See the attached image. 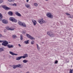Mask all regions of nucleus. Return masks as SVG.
<instances>
[{
	"instance_id": "obj_1",
	"label": "nucleus",
	"mask_w": 73,
	"mask_h": 73,
	"mask_svg": "<svg viewBox=\"0 0 73 73\" xmlns=\"http://www.w3.org/2000/svg\"><path fill=\"white\" fill-rule=\"evenodd\" d=\"M46 15L47 17L49 18H50V19H53V16L50 13H47Z\"/></svg>"
},
{
	"instance_id": "obj_2",
	"label": "nucleus",
	"mask_w": 73,
	"mask_h": 73,
	"mask_svg": "<svg viewBox=\"0 0 73 73\" xmlns=\"http://www.w3.org/2000/svg\"><path fill=\"white\" fill-rule=\"evenodd\" d=\"M9 20L10 21H11L12 22H13L14 23H17V19H15V18L13 17H10L9 18Z\"/></svg>"
},
{
	"instance_id": "obj_3",
	"label": "nucleus",
	"mask_w": 73,
	"mask_h": 73,
	"mask_svg": "<svg viewBox=\"0 0 73 73\" xmlns=\"http://www.w3.org/2000/svg\"><path fill=\"white\" fill-rule=\"evenodd\" d=\"M47 34L49 36L51 37H53V36H54V35L53 34V33L50 31L47 32Z\"/></svg>"
},
{
	"instance_id": "obj_4",
	"label": "nucleus",
	"mask_w": 73,
	"mask_h": 73,
	"mask_svg": "<svg viewBox=\"0 0 73 73\" xmlns=\"http://www.w3.org/2000/svg\"><path fill=\"white\" fill-rule=\"evenodd\" d=\"M38 21L41 24H42V23H46V21H44L42 19H39Z\"/></svg>"
},
{
	"instance_id": "obj_5",
	"label": "nucleus",
	"mask_w": 73,
	"mask_h": 73,
	"mask_svg": "<svg viewBox=\"0 0 73 73\" xmlns=\"http://www.w3.org/2000/svg\"><path fill=\"white\" fill-rule=\"evenodd\" d=\"M26 36L27 37H28V38H29L31 40H35V38L31 36V35L28 34H26Z\"/></svg>"
},
{
	"instance_id": "obj_6",
	"label": "nucleus",
	"mask_w": 73,
	"mask_h": 73,
	"mask_svg": "<svg viewBox=\"0 0 73 73\" xmlns=\"http://www.w3.org/2000/svg\"><path fill=\"white\" fill-rule=\"evenodd\" d=\"M8 44V42L6 40L4 41L3 43L2 44L3 45L5 46H6Z\"/></svg>"
},
{
	"instance_id": "obj_7",
	"label": "nucleus",
	"mask_w": 73,
	"mask_h": 73,
	"mask_svg": "<svg viewBox=\"0 0 73 73\" xmlns=\"http://www.w3.org/2000/svg\"><path fill=\"white\" fill-rule=\"evenodd\" d=\"M2 21L3 23L4 24H7L8 23V21L5 19H3Z\"/></svg>"
},
{
	"instance_id": "obj_8",
	"label": "nucleus",
	"mask_w": 73,
	"mask_h": 73,
	"mask_svg": "<svg viewBox=\"0 0 73 73\" xmlns=\"http://www.w3.org/2000/svg\"><path fill=\"white\" fill-rule=\"evenodd\" d=\"M22 58H25L26 57H28V55L27 54H24L23 56H22Z\"/></svg>"
},
{
	"instance_id": "obj_9",
	"label": "nucleus",
	"mask_w": 73,
	"mask_h": 73,
	"mask_svg": "<svg viewBox=\"0 0 73 73\" xmlns=\"http://www.w3.org/2000/svg\"><path fill=\"white\" fill-rule=\"evenodd\" d=\"M6 28L7 30H9V31H13V30H14V29H11L9 27H6Z\"/></svg>"
},
{
	"instance_id": "obj_10",
	"label": "nucleus",
	"mask_w": 73,
	"mask_h": 73,
	"mask_svg": "<svg viewBox=\"0 0 73 73\" xmlns=\"http://www.w3.org/2000/svg\"><path fill=\"white\" fill-rule=\"evenodd\" d=\"M32 22L33 23L34 25H36L37 24V22L35 20H32Z\"/></svg>"
},
{
	"instance_id": "obj_11",
	"label": "nucleus",
	"mask_w": 73,
	"mask_h": 73,
	"mask_svg": "<svg viewBox=\"0 0 73 73\" xmlns=\"http://www.w3.org/2000/svg\"><path fill=\"white\" fill-rule=\"evenodd\" d=\"M22 58H23V57L22 56H19L18 57H17L16 58V60H20Z\"/></svg>"
},
{
	"instance_id": "obj_12",
	"label": "nucleus",
	"mask_w": 73,
	"mask_h": 73,
	"mask_svg": "<svg viewBox=\"0 0 73 73\" xmlns=\"http://www.w3.org/2000/svg\"><path fill=\"white\" fill-rule=\"evenodd\" d=\"M10 54L11 55H15V56H17V54H16L14 53L13 52H12L10 51L9 52Z\"/></svg>"
},
{
	"instance_id": "obj_13",
	"label": "nucleus",
	"mask_w": 73,
	"mask_h": 73,
	"mask_svg": "<svg viewBox=\"0 0 73 73\" xmlns=\"http://www.w3.org/2000/svg\"><path fill=\"white\" fill-rule=\"evenodd\" d=\"M7 46L8 48H13V45H11L10 46V44H8L7 45Z\"/></svg>"
},
{
	"instance_id": "obj_14",
	"label": "nucleus",
	"mask_w": 73,
	"mask_h": 73,
	"mask_svg": "<svg viewBox=\"0 0 73 73\" xmlns=\"http://www.w3.org/2000/svg\"><path fill=\"white\" fill-rule=\"evenodd\" d=\"M15 14H16V15H17L18 16H19V17L21 16V14H20V13L17 12H16L15 13Z\"/></svg>"
},
{
	"instance_id": "obj_15",
	"label": "nucleus",
	"mask_w": 73,
	"mask_h": 73,
	"mask_svg": "<svg viewBox=\"0 0 73 73\" xmlns=\"http://www.w3.org/2000/svg\"><path fill=\"white\" fill-rule=\"evenodd\" d=\"M8 13L10 16H12L13 15V13L11 11H9Z\"/></svg>"
},
{
	"instance_id": "obj_16",
	"label": "nucleus",
	"mask_w": 73,
	"mask_h": 73,
	"mask_svg": "<svg viewBox=\"0 0 73 73\" xmlns=\"http://www.w3.org/2000/svg\"><path fill=\"white\" fill-rule=\"evenodd\" d=\"M36 45L37 48L38 50V51H40V47H39V46H38V44H36Z\"/></svg>"
},
{
	"instance_id": "obj_17",
	"label": "nucleus",
	"mask_w": 73,
	"mask_h": 73,
	"mask_svg": "<svg viewBox=\"0 0 73 73\" xmlns=\"http://www.w3.org/2000/svg\"><path fill=\"white\" fill-rule=\"evenodd\" d=\"M23 63H27V62H28V60L25 59L23 60Z\"/></svg>"
},
{
	"instance_id": "obj_18",
	"label": "nucleus",
	"mask_w": 73,
	"mask_h": 73,
	"mask_svg": "<svg viewBox=\"0 0 73 73\" xmlns=\"http://www.w3.org/2000/svg\"><path fill=\"white\" fill-rule=\"evenodd\" d=\"M25 5L26 7L27 8H28L29 7H30V5L29 4H25Z\"/></svg>"
},
{
	"instance_id": "obj_19",
	"label": "nucleus",
	"mask_w": 73,
	"mask_h": 73,
	"mask_svg": "<svg viewBox=\"0 0 73 73\" xmlns=\"http://www.w3.org/2000/svg\"><path fill=\"white\" fill-rule=\"evenodd\" d=\"M3 8H5V9H7V10H8V9H11V8H10L8 7H5V6H3Z\"/></svg>"
},
{
	"instance_id": "obj_20",
	"label": "nucleus",
	"mask_w": 73,
	"mask_h": 73,
	"mask_svg": "<svg viewBox=\"0 0 73 73\" xmlns=\"http://www.w3.org/2000/svg\"><path fill=\"white\" fill-rule=\"evenodd\" d=\"M22 27H25V28H26L27 27L25 23H23L22 25Z\"/></svg>"
},
{
	"instance_id": "obj_21",
	"label": "nucleus",
	"mask_w": 73,
	"mask_h": 73,
	"mask_svg": "<svg viewBox=\"0 0 73 73\" xmlns=\"http://www.w3.org/2000/svg\"><path fill=\"white\" fill-rule=\"evenodd\" d=\"M29 40H27V41H25V43L26 44H28L29 43Z\"/></svg>"
},
{
	"instance_id": "obj_22",
	"label": "nucleus",
	"mask_w": 73,
	"mask_h": 73,
	"mask_svg": "<svg viewBox=\"0 0 73 73\" xmlns=\"http://www.w3.org/2000/svg\"><path fill=\"white\" fill-rule=\"evenodd\" d=\"M13 69H16V68H17V66L16 65H13Z\"/></svg>"
},
{
	"instance_id": "obj_23",
	"label": "nucleus",
	"mask_w": 73,
	"mask_h": 73,
	"mask_svg": "<svg viewBox=\"0 0 73 73\" xmlns=\"http://www.w3.org/2000/svg\"><path fill=\"white\" fill-rule=\"evenodd\" d=\"M20 39L21 40H23V35H20Z\"/></svg>"
},
{
	"instance_id": "obj_24",
	"label": "nucleus",
	"mask_w": 73,
	"mask_h": 73,
	"mask_svg": "<svg viewBox=\"0 0 73 73\" xmlns=\"http://www.w3.org/2000/svg\"><path fill=\"white\" fill-rule=\"evenodd\" d=\"M23 23H22L21 22H18V24H19V25H21V26H22V25H23Z\"/></svg>"
},
{
	"instance_id": "obj_25",
	"label": "nucleus",
	"mask_w": 73,
	"mask_h": 73,
	"mask_svg": "<svg viewBox=\"0 0 73 73\" xmlns=\"http://www.w3.org/2000/svg\"><path fill=\"white\" fill-rule=\"evenodd\" d=\"M11 5H13V6H15V7H16V6H17V5L16 3H14V4H11Z\"/></svg>"
},
{
	"instance_id": "obj_26",
	"label": "nucleus",
	"mask_w": 73,
	"mask_h": 73,
	"mask_svg": "<svg viewBox=\"0 0 73 73\" xmlns=\"http://www.w3.org/2000/svg\"><path fill=\"white\" fill-rule=\"evenodd\" d=\"M2 51H4V49L2 48H0V52H1Z\"/></svg>"
},
{
	"instance_id": "obj_27",
	"label": "nucleus",
	"mask_w": 73,
	"mask_h": 73,
	"mask_svg": "<svg viewBox=\"0 0 73 73\" xmlns=\"http://www.w3.org/2000/svg\"><path fill=\"white\" fill-rule=\"evenodd\" d=\"M34 5L35 7H37V6H38V4L36 3H35L34 4Z\"/></svg>"
},
{
	"instance_id": "obj_28",
	"label": "nucleus",
	"mask_w": 73,
	"mask_h": 73,
	"mask_svg": "<svg viewBox=\"0 0 73 73\" xmlns=\"http://www.w3.org/2000/svg\"><path fill=\"white\" fill-rule=\"evenodd\" d=\"M16 66H17V68H19V67L21 66V65L19 64L17 65H16Z\"/></svg>"
},
{
	"instance_id": "obj_29",
	"label": "nucleus",
	"mask_w": 73,
	"mask_h": 73,
	"mask_svg": "<svg viewBox=\"0 0 73 73\" xmlns=\"http://www.w3.org/2000/svg\"><path fill=\"white\" fill-rule=\"evenodd\" d=\"M34 42H35V41H33L31 42V44H34Z\"/></svg>"
},
{
	"instance_id": "obj_30",
	"label": "nucleus",
	"mask_w": 73,
	"mask_h": 73,
	"mask_svg": "<svg viewBox=\"0 0 73 73\" xmlns=\"http://www.w3.org/2000/svg\"><path fill=\"white\" fill-rule=\"evenodd\" d=\"M12 37H13V38H15V37H16V35H13L12 36Z\"/></svg>"
},
{
	"instance_id": "obj_31",
	"label": "nucleus",
	"mask_w": 73,
	"mask_h": 73,
	"mask_svg": "<svg viewBox=\"0 0 73 73\" xmlns=\"http://www.w3.org/2000/svg\"><path fill=\"white\" fill-rule=\"evenodd\" d=\"M26 32V31H23L22 32V33L24 35H25V33Z\"/></svg>"
},
{
	"instance_id": "obj_32",
	"label": "nucleus",
	"mask_w": 73,
	"mask_h": 73,
	"mask_svg": "<svg viewBox=\"0 0 73 73\" xmlns=\"http://www.w3.org/2000/svg\"><path fill=\"white\" fill-rule=\"evenodd\" d=\"M70 72L69 73H72L73 72H72V69H70Z\"/></svg>"
},
{
	"instance_id": "obj_33",
	"label": "nucleus",
	"mask_w": 73,
	"mask_h": 73,
	"mask_svg": "<svg viewBox=\"0 0 73 73\" xmlns=\"http://www.w3.org/2000/svg\"><path fill=\"white\" fill-rule=\"evenodd\" d=\"M0 17L3 18V15L1 13H0Z\"/></svg>"
},
{
	"instance_id": "obj_34",
	"label": "nucleus",
	"mask_w": 73,
	"mask_h": 73,
	"mask_svg": "<svg viewBox=\"0 0 73 73\" xmlns=\"http://www.w3.org/2000/svg\"><path fill=\"white\" fill-rule=\"evenodd\" d=\"M58 63V60H56L55 62V64H57Z\"/></svg>"
},
{
	"instance_id": "obj_35",
	"label": "nucleus",
	"mask_w": 73,
	"mask_h": 73,
	"mask_svg": "<svg viewBox=\"0 0 73 73\" xmlns=\"http://www.w3.org/2000/svg\"><path fill=\"white\" fill-rule=\"evenodd\" d=\"M66 14L68 16H69V15H70V14H69V13H66Z\"/></svg>"
},
{
	"instance_id": "obj_36",
	"label": "nucleus",
	"mask_w": 73,
	"mask_h": 73,
	"mask_svg": "<svg viewBox=\"0 0 73 73\" xmlns=\"http://www.w3.org/2000/svg\"><path fill=\"white\" fill-rule=\"evenodd\" d=\"M2 3H3V0H0V4Z\"/></svg>"
},
{
	"instance_id": "obj_37",
	"label": "nucleus",
	"mask_w": 73,
	"mask_h": 73,
	"mask_svg": "<svg viewBox=\"0 0 73 73\" xmlns=\"http://www.w3.org/2000/svg\"><path fill=\"white\" fill-rule=\"evenodd\" d=\"M2 19L3 18L0 17V21H1V20H2Z\"/></svg>"
},
{
	"instance_id": "obj_38",
	"label": "nucleus",
	"mask_w": 73,
	"mask_h": 73,
	"mask_svg": "<svg viewBox=\"0 0 73 73\" xmlns=\"http://www.w3.org/2000/svg\"><path fill=\"white\" fill-rule=\"evenodd\" d=\"M4 42V41L3 40H0V42Z\"/></svg>"
},
{
	"instance_id": "obj_39",
	"label": "nucleus",
	"mask_w": 73,
	"mask_h": 73,
	"mask_svg": "<svg viewBox=\"0 0 73 73\" xmlns=\"http://www.w3.org/2000/svg\"><path fill=\"white\" fill-rule=\"evenodd\" d=\"M8 1H9V2H11L12 1V0H8Z\"/></svg>"
},
{
	"instance_id": "obj_40",
	"label": "nucleus",
	"mask_w": 73,
	"mask_h": 73,
	"mask_svg": "<svg viewBox=\"0 0 73 73\" xmlns=\"http://www.w3.org/2000/svg\"><path fill=\"white\" fill-rule=\"evenodd\" d=\"M18 45L20 47H21V45H20V44H19Z\"/></svg>"
},
{
	"instance_id": "obj_41",
	"label": "nucleus",
	"mask_w": 73,
	"mask_h": 73,
	"mask_svg": "<svg viewBox=\"0 0 73 73\" xmlns=\"http://www.w3.org/2000/svg\"><path fill=\"white\" fill-rule=\"evenodd\" d=\"M2 37V35L0 34V37Z\"/></svg>"
},
{
	"instance_id": "obj_42",
	"label": "nucleus",
	"mask_w": 73,
	"mask_h": 73,
	"mask_svg": "<svg viewBox=\"0 0 73 73\" xmlns=\"http://www.w3.org/2000/svg\"><path fill=\"white\" fill-rule=\"evenodd\" d=\"M26 1L28 3L29 1V0H27Z\"/></svg>"
},
{
	"instance_id": "obj_43",
	"label": "nucleus",
	"mask_w": 73,
	"mask_h": 73,
	"mask_svg": "<svg viewBox=\"0 0 73 73\" xmlns=\"http://www.w3.org/2000/svg\"><path fill=\"white\" fill-rule=\"evenodd\" d=\"M11 0V1H15V0Z\"/></svg>"
},
{
	"instance_id": "obj_44",
	"label": "nucleus",
	"mask_w": 73,
	"mask_h": 73,
	"mask_svg": "<svg viewBox=\"0 0 73 73\" xmlns=\"http://www.w3.org/2000/svg\"><path fill=\"white\" fill-rule=\"evenodd\" d=\"M26 73H29V72H26Z\"/></svg>"
},
{
	"instance_id": "obj_45",
	"label": "nucleus",
	"mask_w": 73,
	"mask_h": 73,
	"mask_svg": "<svg viewBox=\"0 0 73 73\" xmlns=\"http://www.w3.org/2000/svg\"><path fill=\"white\" fill-rule=\"evenodd\" d=\"M45 1H48V0H45Z\"/></svg>"
},
{
	"instance_id": "obj_46",
	"label": "nucleus",
	"mask_w": 73,
	"mask_h": 73,
	"mask_svg": "<svg viewBox=\"0 0 73 73\" xmlns=\"http://www.w3.org/2000/svg\"><path fill=\"white\" fill-rule=\"evenodd\" d=\"M69 17H70V18H72V17L70 16Z\"/></svg>"
},
{
	"instance_id": "obj_47",
	"label": "nucleus",
	"mask_w": 73,
	"mask_h": 73,
	"mask_svg": "<svg viewBox=\"0 0 73 73\" xmlns=\"http://www.w3.org/2000/svg\"><path fill=\"white\" fill-rule=\"evenodd\" d=\"M72 70V71H73V69Z\"/></svg>"
}]
</instances>
